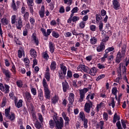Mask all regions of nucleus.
I'll use <instances>...</instances> for the list:
<instances>
[{
	"label": "nucleus",
	"mask_w": 129,
	"mask_h": 129,
	"mask_svg": "<svg viewBox=\"0 0 129 129\" xmlns=\"http://www.w3.org/2000/svg\"><path fill=\"white\" fill-rule=\"evenodd\" d=\"M97 67H98L99 69H105V66L104 64L101 63H97Z\"/></svg>",
	"instance_id": "47"
},
{
	"label": "nucleus",
	"mask_w": 129,
	"mask_h": 129,
	"mask_svg": "<svg viewBox=\"0 0 129 129\" xmlns=\"http://www.w3.org/2000/svg\"><path fill=\"white\" fill-rule=\"evenodd\" d=\"M39 14L40 18H44L45 15V8L43 6L41 7L40 10L39 12Z\"/></svg>",
	"instance_id": "24"
},
{
	"label": "nucleus",
	"mask_w": 129,
	"mask_h": 129,
	"mask_svg": "<svg viewBox=\"0 0 129 129\" xmlns=\"http://www.w3.org/2000/svg\"><path fill=\"white\" fill-rule=\"evenodd\" d=\"M107 60L108 63H109V64H110L111 63V61L113 60V55H111L109 56H108Z\"/></svg>",
	"instance_id": "45"
},
{
	"label": "nucleus",
	"mask_w": 129,
	"mask_h": 129,
	"mask_svg": "<svg viewBox=\"0 0 129 129\" xmlns=\"http://www.w3.org/2000/svg\"><path fill=\"white\" fill-rule=\"evenodd\" d=\"M56 65H57L56 63V61H52L50 64L51 70H52L53 71H55V70L56 69Z\"/></svg>",
	"instance_id": "29"
},
{
	"label": "nucleus",
	"mask_w": 129,
	"mask_h": 129,
	"mask_svg": "<svg viewBox=\"0 0 129 129\" xmlns=\"http://www.w3.org/2000/svg\"><path fill=\"white\" fill-rule=\"evenodd\" d=\"M12 7L14 11H17V7H16V3H15L14 0L12 1Z\"/></svg>",
	"instance_id": "57"
},
{
	"label": "nucleus",
	"mask_w": 129,
	"mask_h": 129,
	"mask_svg": "<svg viewBox=\"0 0 129 129\" xmlns=\"http://www.w3.org/2000/svg\"><path fill=\"white\" fill-rule=\"evenodd\" d=\"M23 18L24 19V21H28V19H29V12H25V13L23 14Z\"/></svg>",
	"instance_id": "37"
},
{
	"label": "nucleus",
	"mask_w": 129,
	"mask_h": 129,
	"mask_svg": "<svg viewBox=\"0 0 129 129\" xmlns=\"http://www.w3.org/2000/svg\"><path fill=\"white\" fill-rule=\"evenodd\" d=\"M34 125L36 128L40 129V127H42V125H41V123H40L39 121H36Z\"/></svg>",
	"instance_id": "43"
},
{
	"label": "nucleus",
	"mask_w": 129,
	"mask_h": 129,
	"mask_svg": "<svg viewBox=\"0 0 129 129\" xmlns=\"http://www.w3.org/2000/svg\"><path fill=\"white\" fill-rule=\"evenodd\" d=\"M43 56L44 59L46 60H48L49 59V55H48V51H45V52H43Z\"/></svg>",
	"instance_id": "41"
},
{
	"label": "nucleus",
	"mask_w": 129,
	"mask_h": 129,
	"mask_svg": "<svg viewBox=\"0 0 129 129\" xmlns=\"http://www.w3.org/2000/svg\"><path fill=\"white\" fill-rule=\"evenodd\" d=\"M11 24L13 25V27L16 28L18 30H20L23 28V20L22 19V17H19L17 18V15H14L11 17Z\"/></svg>",
	"instance_id": "1"
},
{
	"label": "nucleus",
	"mask_w": 129,
	"mask_h": 129,
	"mask_svg": "<svg viewBox=\"0 0 129 129\" xmlns=\"http://www.w3.org/2000/svg\"><path fill=\"white\" fill-rule=\"evenodd\" d=\"M54 43L52 42L49 43V48L50 52V53H51V54H52V53H54Z\"/></svg>",
	"instance_id": "25"
},
{
	"label": "nucleus",
	"mask_w": 129,
	"mask_h": 129,
	"mask_svg": "<svg viewBox=\"0 0 129 129\" xmlns=\"http://www.w3.org/2000/svg\"><path fill=\"white\" fill-rule=\"evenodd\" d=\"M112 5L114 10H116V11L119 10V8H120V4H119V2L117 0H113Z\"/></svg>",
	"instance_id": "14"
},
{
	"label": "nucleus",
	"mask_w": 129,
	"mask_h": 129,
	"mask_svg": "<svg viewBox=\"0 0 129 129\" xmlns=\"http://www.w3.org/2000/svg\"><path fill=\"white\" fill-rule=\"evenodd\" d=\"M54 125H55V122L53 120H50L49 121V126L50 128H54Z\"/></svg>",
	"instance_id": "48"
},
{
	"label": "nucleus",
	"mask_w": 129,
	"mask_h": 129,
	"mask_svg": "<svg viewBox=\"0 0 129 129\" xmlns=\"http://www.w3.org/2000/svg\"><path fill=\"white\" fill-rule=\"evenodd\" d=\"M114 50V48L113 47H108L105 50V53L108 54L109 52H111V51H113Z\"/></svg>",
	"instance_id": "40"
},
{
	"label": "nucleus",
	"mask_w": 129,
	"mask_h": 129,
	"mask_svg": "<svg viewBox=\"0 0 129 129\" xmlns=\"http://www.w3.org/2000/svg\"><path fill=\"white\" fill-rule=\"evenodd\" d=\"M85 24L86 23L84 22H81L80 24H79V26L80 27V28L81 29H83L84 28V27H85Z\"/></svg>",
	"instance_id": "63"
},
{
	"label": "nucleus",
	"mask_w": 129,
	"mask_h": 129,
	"mask_svg": "<svg viewBox=\"0 0 129 129\" xmlns=\"http://www.w3.org/2000/svg\"><path fill=\"white\" fill-rule=\"evenodd\" d=\"M16 106L18 108H20V107H22L23 106V100H20L17 103H16Z\"/></svg>",
	"instance_id": "33"
},
{
	"label": "nucleus",
	"mask_w": 129,
	"mask_h": 129,
	"mask_svg": "<svg viewBox=\"0 0 129 129\" xmlns=\"http://www.w3.org/2000/svg\"><path fill=\"white\" fill-rule=\"evenodd\" d=\"M18 55L19 58H22L23 56H25V50L23 48H20L18 51Z\"/></svg>",
	"instance_id": "21"
},
{
	"label": "nucleus",
	"mask_w": 129,
	"mask_h": 129,
	"mask_svg": "<svg viewBox=\"0 0 129 129\" xmlns=\"http://www.w3.org/2000/svg\"><path fill=\"white\" fill-rule=\"evenodd\" d=\"M103 125H104V121H100L98 123V126H99L101 129H103Z\"/></svg>",
	"instance_id": "42"
},
{
	"label": "nucleus",
	"mask_w": 129,
	"mask_h": 129,
	"mask_svg": "<svg viewBox=\"0 0 129 129\" xmlns=\"http://www.w3.org/2000/svg\"><path fill=\"white\" fill-rule=\"evenodd\" d=\"M79 120L83 121L84 128H87V127H88V125L87 124L88 123V120L85 117L84 112H80L79 114Z\"/></svg>",
	"instance_id": "3"
},
{
	"label": "nucleus",
	"mask_w": 129,
	"mask_h": 129,
	"mask_svg": "<svg viewBox=\"0 0 129 129\" xmlns=\"http://www.w3.org/2000/svg\"><path fill=\"white\" fill-rule=\"evenodd\" d=\"M104 77H105V75L104 74L100 75L97 78L96 81H99V80H100L101 79H102V78H104Z\"/></svg>",
	"instance_id": "53"
},
{
	"label": "nucleus",
	"mask_w": 129,
	"mask_h": 129,
	"mask_svg": "<svg viewBox=\"0 0 129 129\" xmlns=\"http://www.w3.org/2000/svg\"><path fill=\"white\" fill-rule=\"evenodd\" d=\"M112 94H113L114 95H116V94H117V89L115 87L113 88L112 89Z\"/></svg>",
	"instance_id": "49"
},
{
	"label": "nucleus",
	"mask_w": 129,
	"mask_h": 129,
	"mask_svg": "<svg viewBox=\"0 0 129 129\" xmlns=\"http://www.w3.org/2000/svg\"><path fill=\"white\" fill-rule=\"evenodd\" d=\"M116 126L118 128V129H122V127H121V124H120V121H118L116 123Z\"/></svg>",
	"instance_id": "59"
},
{
	"label": "nucleus",
	"mask_w": 129,
	"mask_h": 129,
	"mask_svg": "<svg viewBox=\"0 0 129 129\" xmlns=\"http://www.w3.org/2000/svg\"><path fill=\"white\" fill-rule=\"evenodd\" d=\"M77 69L78 71H84V72H86V73H87L89 70V68L85 66V65L79 66L78 67Z\"/></svg>",
	"instance_id": "13"
},
{
	"label": "nucleus",
	"mask_w": 129,
	"mask_h": 129,
	"mask_svg": "<svg viewBox=\"0 0 129 129\" xmlns=\"http://www.w3.org/2000/svg\"><path fill=\"white\" fill-rule=\"evenodd\" d=\"M67 76L69 78H71V77L73 76L72 72H71L70 70L68 71Z\"/></svg>",
	"instance_id": "62"
},
{
	"label": "nucleus",
	"mask_w": 129,
	"mask_h": 129,
	"mask_svg": "<svg viewBox=\"0 0 129 129\" xmlns=\"http://www.w3.org/2000/svg\"><path fill=\"white\" fill-rule=\"evenodd\" d=\"M90 42L92 45H95L97 43V38L95 37H92L90 39Z\"/></svg>",
	"instance_id": "26"
},
{
	"label": "nucleus",
	"mask_w": 129,
	"mask_h": 129,
	"mask_svg": "<svg viewBox=\"0 0 129 129\" xmlns=\"http://www.w3.org/2000/svg\"><path fill=\"white\" fill-rule=\"evenodd\" d=\"M77 12H78V7H77L74 8L71 11V13H73L74 14L77 13Z\"/></svg>",
	"instance_id": "58"
},
{
	"label": "nucleus",
	"mask_w": 129,
	"mask_h": 129,
	"mask_svg": "<svg viewBox=\"0 0 129 129\" xmlns=\"http://www.w3.org/2000/svg\"><path fill=\"white\" fill-rule=\"evenodd\" d=\"M106 41H108V37H106L105 39L103 40V42H101L100 44L97 47V52H102L105 49V43Z\"/></svg>",
	"instance_id": "5"
},
{
	"label": "nucleus",
	"mask_w": 129,
	"mask_h": 129,
	"mask_svg": "<svg viewBox=\"0 0 129 129\" xmlns=\"http://www.w3.org/2000/svg\"><path fill=\"white\" fill-rule=\"evenodd\" d=\"M124 56H125V52L121 51H118L116 57V63H117V64H119V63H120V61H121V59H123L124 58Z\"/></svg>",
	"instance_id": "7"
},
{
	"label": "nucleus",
	"mask_w": 129,
	"mask_h": 129,
	"mask_svg": "<svg viewBox=\"0 0 129 129\" xmlns=\"http://www.w3.org/2000/svg\"><path fill=\"white\" fill-rule=\"evenodd\" d=\"M11 71L13 72V73H14V74H16V66L13 63L12 64V67L11 69Z\"/></svg>",
	"instance_id": "51"
},
{
	"label": "nucleus",
	"mask_w": 129,
	"mask_h": 129,
	"mask_svg": "<svg viewBox=\"0 0 129 129\" xmlns=\"http://www.w3.org/2000/svg\"><path fill=\"white\" fill-rule=\"evenodd\" d=\"M58 100H59V97L56 95H55L51 99V101L52 103H53V104H55V103H57Z\"/></svg>",
	"instance_id": "28"
},
{
	"label": "nucleus",
	"mask_w": 129,
	"mask_h": 129,
	"mask_svg": "<svg viewBox=\"0 0 129 129\" xmlns=\"http://www.w3.org/2000/svg\"><path fill=\"white\" fill-rule=\"evenodd\" d=\"M71 32L74 36H79V33H78L77 32V31H76V30L75 29H73L71 31Z\"/></svg>",
	"instance_id": "52"
},
{
	"label": "nucleus",
	"mask_w": 129,
	"mask_h": 129,
	"mask_svg": "<svg viewBox=\"0 0 129 129\" xmlns=\"http://www.w3.org/2000/svg\"><path fill=\"white\" fill-rule=\"evenodd\" d=\"M96 73H97V69L95 67L92 68L89 71V74H90L91 76H95Z\"/></svg>",
	"instance_id": "22"
},
{
	"label": "nucleus",
	"mask_w": 129,
	"mask_h": 129,
	"mask_svg": "<svg viewBox=\"0 0 129 129\" xmlns=\"http://www.w3.org/2000/svg\"><path fill=\"white\" fill-rule=\"evenodd\" d=\"M62 86L63 92H66L69 89V84L66 81L62 83Z\"/></svg>",
	"instance_id": "16"
},
{
	"label": "nucleus",
	"mask_w": 129,
	"mask_h": 129,
	"mask_svg": "<svg viewBox=\"0 0 129 129\" xmlns=\"http://www.w3.org/2000/svg\"><path fill=\"white\" fill-rule=\"evenodd\" d=\"M121 122L123 128H126V123H127L126 120H121Z\"/></svg>",
	"instance_id": "36"
},
{
	"label": "nucleus",
	"mask_w": 129,
	"mask_h": 129,
	"mask_svg": "<svg viewBox=\"0 0 129 129\" xmlns=\"http://www.w3.org/2000/svg\"><path fill=\"white\" fill-rule=\"evenodd\" d=\"M55 128L62 129V127L64 126V120L61 117H59V120L55 121Z\"/></svg>",
	"instance_id": "9"
},
{
	"label": "nucleus",
	"mask_w": 129,
	"mask_h": 129,
	"mask_svg": "<svg viewBox=\"0 0 129 129\" xmlns=\"http://www.w3.org/2000/svg\"><path fill=\"white\" fill-rule=\"evenodd\" d=\"M60 69L61 70L58 72L59 77L60 79H64L65 75L67 73V68L63 65H61Z\"/></svg>",
	"instance_id": "6"
},
{
	"label": "nucleus",
	"mask_w": 129,
	"mask_h": 129,
	"mask_svg": "<svg viewBox=\"0 0 129 129\" xmlns=\"http://www.w3.org/2000/svg\"><path fill=\"white\" fill-rule=\"evenodd\" d=\"M27 2L28 6L32 7L34 4V0H27Z\"/></svg>",
	"instance_id": "56"
},
{
	"label": "nucleus",
	"mask_w": 129,
	"mask_h": 129,
	"mask_svg": "<svg viewBox=\"0 0 129 129\" xmlns=\"http://www.w3.org/2000/svg\"><path fill=\"white\" fill-rule=\"evenodd\" d=\"M92 107V102H89L88 103H86L84 107V110L87 112V113H89L90 112V108Z\"/></svg>",
	"instance_id": "11"
},
{
	"label": "nucleus",
	"mask_w": 129,
	"mask_h": 129,
	"mask_svg": "<svg viewBox=\"0 0 129 129\" xmlns=\"http://www.w3.org/2000/svg\"><path fill=\"white\" fill-rule=\"evenodd\" d=\"M119 119H120V117H119V116H117L116 113H115L114 115L113 120V123H115V122H116V121L117 120H119Z\"/></svg>",
	"instance_id": "34"
},
{
	"label": "nucleus",
	"mask_w": 129,
	"mask_h": 129,
	"mask_svg": "<svg viewBox=\"0 0 129 129\" xmlns=\"http://www.w3.org/2000/svg\"><path fill=\"white\" fill-rule=\"evenodd\" d=\"M80 18L78 16H74L72 18V22H77V21H79L80 20Z\"/></svg>",
	"instance_id": "50"
},
{
	"label": "nucleus",
	"mask_w": 129,
	"mask_h": 129,
	"mask_svg": "<svg viewBox=\"0 0 129 129\" xmlns=\"http://www.w3.org/2000/svg\"><path fill=\"white\" fill-rule=\"evenodd\" d=\"M45 78L47 81H49L50 80V73L49 72H47L45 74Z\"/></svg>",
	"instance_id": "60"
},
{
	"label": "nucleus",
	"mask_w": 129,
	"mask_h": 129,
	"mask_svg": "<svg viewBox=\"0 0 129 129\" xmlns=\"http://www.w3.org/2000/svg\"><path fill=\"white\" fill-rule=\"evenodd\" d=\"M96 20L97 25H99L100 23H102L101 21V20H102V17H101V15L99 14L96 15Z\"/></svg>",
	"instance_id": "23"
},
{
	"label": "nucleus",
	"mask_w": 129,
	"mask_h": 129,
	"mask_svg": "<svg viewBox=\"0 0 129 129\" xmlns=\"http://www.w3.org/2000/svg\"><path fill=\"white\" fill-rule=\"evenodd\" d=\"M90 29L91 31H93V32H94L96 30V26L94 25H92L90 26Z\"/></svg>",
	"instance_id": "55"
},
{
	"label": "nucleus",
	"mask_w": 129,
	"mask_h": 129,
	"mask_svg": "<svg viewBox=\"0 0 129 129\" xmlns=\"http://www.w3.org/2000/svg\"><path fill=\"white\" fill-rule=\"evenodd\" d=\"M52 31H53V29H47L46 32V29L44 28H41V31L42 32L43 36L44 37H48V36H50V34L52 33Z\"/></svg>",
	"instance_id": "12"
},
{
	"label": "nucleus",
	"mask_w": 129,
	"mask_h": 129,
	"mask_svg": "<svg viewBox=\"0 0 129 129\" xmlns=\"http://www.w3.org/2000/svg\"><path fill=\"white\" fill-rule=\"evenodd\" d=\"M51 35L52 37H54V38H56V39H58L59 37H60V34L58 32H56L55 31H52Z\"/></svg>",
	"instance_id": "35"
},
{
	"label": "nucleus",
	"mask_w": 129,
	"mask_h": 129,
	"mask_svg": "<svg viewBox=\"0 0 129 129\" xmlns=\"http://www.w3.org/2000/svg\"><path fill=\"white\" fill-rule=\"evenodd\" d=\"M103 116L104 120H105L106 121L108 120V114L107 113L104 112Z\"/></svg>",
	"instance_id": "44"
},
{
	"label": "nucleus",
	"mask_w": 129,
	"mask_h": 129,
	"mask_svg": "<svg viewBox=\"0 0 129 129\" xmlns=\"http://www.w3.org/2000/svg\"><path fill=\"white\" fill-rule=\"evenodd\" d=\"M38 97L40 100H43L44 98V95H43V91L41 89H40L38 93Z\"/></svg>",
	"instance_id": "27"
},
{
	"label": "nucleus",
	"mask_w": 129,
	"mask_h": 129,
	"mask_svg": "<svg viewBox=\"0 0 129 129\" xmlns=\"http://www.w3.org/2000/svg\"><path fill=\"white\" fill-rule=\"evenodd\" d=\"M87 91H88V89L87 88H84L80 90V99L79 102H82V101H83V99H84V97H85V94Z\"/></svg>",
	"instance_id": "8"
},
{
	"label": "nucleus",
	"mask_w": 129,
	"mask_h": 129,
	"mask_svg": "<svg viewBox=\"0 0 129 129\" xmlns=\"http://www.w3.org/2000/svg\"><path fill=\"white\" fill-rule=\"evenodd\" d=\"M31 92L33 95H37V89L35 88H31Z\"/></svg>",
	"instance_id": "46"
},
{
	"label": "nucleus",
	"mask_w": 129,
	"mask_h": 129,
	"mask_svg": "<svg viewBox=\"0 0 129 129\" xmlns=\"http://www.w3.org/2000/svg\"><path fill=\"white\" fill-rule=\"evenodd\" d=\"M4 74L6 76V78L8 79V80L11 78V75L12 74H11V72L9 71V70L4 69L3 70Z\"/></svg>",
	"instance_id": "17"
},
{
	"label": "nucleus",
	"mask_w": 129,
	"mask_h": 129,
	"mask_svg": "<svg viewBox=\"0 0 129 129\" xmlns=\"http://www.w3.org/2000/svg\"><path fill=\"white\" fill-rule=\"evenodd\" d=\"M16 84L17 85V86L18 87H19L20 88H21V87H22L23 86V81L22 80H18L17 82H16Z\"/></svg>",
	"instance_id": "38"
},
{
	"label": "nucleus",
	"mask_w": 129,
	"mask_h": 129,
	"mask_svg": "<svg viewBox=\"0 0 129 129\" xmlns=\"http://www.w3.org/2000/svg\"><path fill=\"white\" fill-rule=\"evenodd\" d=\"M10 112H11V108H8L5 109V116L8 117V119H10L11 121H13V120H15L16 118V115L15 113L13 112H11L10 114Z\"/></svg>",
	"instance_id": "4"
},
{
	"label": "nucleus",
	"mask_w": 129,
	"mask_h": 129,
	"mask_svg": "<svg viewBox=\"0 0 129 129\" xmlns=\"http://www.w3.org/2000/svg\"><path fill=\"white\" fill-rule=\"evenodd\" d=\"M64 4H67L68 6L72 5V0H63Z\"/></svg>",
	"instance_id": "54"
},
{
	"label": "nucleus",
	"mask_w": 129,
	"mask_h": 129,
	"mask_svg": "<svg viewBox=\"0 0 129 129\" xmlns=\"http://www.w3.org/2000/svg\"><path fill=\"white\" fill-rule=\"evenodd\" d=\"M0 89L4 93H9L10 92V86L7 84H5L4 86L2 83H0Z\"/></svg>",
	"instance_id": "10"
},
{
	"label": "nucleus",
	"mask_w": 129,
	"mask_h": 129,
	"mask_svg": "<svg viewBox=\"0 0 129 129\" xmlns=\"http://www.w3.org/2000/svg\"><path fill=\"white\" fill-rule=\"evenodd\" d=\"M108 56H109L108 54L105 53L104 54L102 58H101V61L103 62H105V59H106V58H108Z\"/></svg>",
	"instance_id": "39"
},
{
	"label": "nucleus",
	"mask_w": 129,
	"mask_h": 129,
	"mask_svg": "<svg viewBox=\"0 0 129 129\" xmlns=\"http://www.w3.org/2000/svg\"><path fill=\"white\" fill-rule=\"evenodd\" d=\"M1 23L4 26H7L9 24V20L7 18H3L1 19Z\"/></svg>",
	"instance_id": "32"
},
{
	"label": "nucleus",
	"mask_w": 129,
	"mask_h": 129,
	"mask_svg": "<svg viewBox=\"0 0 129 129\" xmlns=\"http://www.w3.org/2000/svg\"><path fill=\"white\" fill-rule=\"evenodd\" d=\"M64 36L67 37V38H69L70 37H71L72 36V33L70 32H66L64 34Z\"/></svg>",
	"instance_id": "61"
},
{
	"label": "nucleus",
	"mask_w": 129,
	"mask_h": 129,
	"mask_svg": "<svg viewBox=\"0 0 129 129\" xmlns=\"http://www.w3.org/2000/svg\"><path fill=\"white\" fill-rule=\"evenodd\" d=\"M30 55L31 56L33 57V58H35V57L37 56V52H36V50L34 49H31L30 51Z\"/></svg>",
	"instance_id": "30"
},
{
	"label": "nucleus",
	"mask_w": 129,
	"mask_h": 129,
	"mask_svg": "<svg viewBox=\"0 0 129 129\" xmlns=\"http://www.w3.org/2000/svg\"><path fill=\"white\" fill-rule=\"evenodd\" d=\"M23 97L25 100L28 102H30L31 100L32 99V96H31V94L28 92H25L23 94Z\"/></svg>",
	"instance_id": "15"
},
{
	"label": "nucleus",
	"mask_w": 129,
	"mask_h": 129,
	"mask_svg": "<svg viewBox=\"0 0 129 129\" xmlns=\"http://www.w3.org/2000/svg\"><path fill=\"white\" fill-rule=\"evenodd\" d=\"M86 60L88 61V62H90L91 60H92V55H89L86 57Z\"/></svg>",
	"instance_id": "64"
},
{
	"label": "nucleus",
	"mask_w": 129,
	"mask_h": 129,
	"mask_svg": "<svg viewBox=\"0 0 129 129\" xmlns=\"http://www.w3.org/2000/svg\"><path fill=\"white\" fill-rule=\"evenodd\" d=\"M119 72H121L122 71L123 73H125L126 72V68L125 66H123V63L121 62L119 66Z\"/></svg>",
	"instance_id": "18"
},
{
	"label": "nucleus",
	"mask_w": 129,
	"mask_h": 129,
	"mask_svg": "<svg viewBox=\"0 0 129 129\" xmlns=\"http://www.w3.org/2000/svg\"><path fill=\"white\" fill-rule=\"evenodd\" d=\"M42 85L44 90V96L45 98H46V99H50V97H51V91L49 89V86L45 78L43 79Z\"/></svg>",
	"instance_id": "2"
},
{
	"label": "nucleus",
	"mask_w": 129,
	"mask_h": 129,
	"mask_svg": "<svg viewBox=\"0 0 129 129\" xmlns=\"http://www.w3.org/2000/svg\"><path fill=\"white\" fill-rule=\"evenodd\" d=\"M32 39L34 41V43L36 44V46H38L39 45V39H38V38L36 37V36L32 35Z\"/></svg>",
	"instance_id": "31"
},
{
	"label": "nucleus",
	"mask_w": 129,
	"mask_h": 129,
	"mask_svg": "<svg viewBox=\"0 0 129 129\" xmlns=\"http://www.w3.org/2000/svg\"><path fill=\"white\" fill-rule=\"evenodd\" d=\"M75 96L74 95V94L73 93H70L68 100L69 101V103H71V104H73V102H74Z\"/></svg>",
	"instance_id": "19"
},
{
	"label": "nucleus",
	"mask_w": 129,
	"mask_h": 129,
	"mask_svg": "<svg viewBox=\"0 0 129 129\" xmlns=\"http://www.w3.org/2000/svg\"><path fill=\"white\" fill-rule=\"evenodd\" d=\"M62 115L64 120H65V124H66V125H68V124H69V121H70L69 117L67 116L64 112L62 113Z\"/></svg>",
	"instance_id": "20"
}]
</instances>
